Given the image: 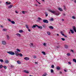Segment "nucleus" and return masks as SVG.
Listing matches in <instances>:
<instances>
[{
	"mask_svg": "<svg viewBox=\"0 0 76 76\" xmlns=\"http://www.w3.org/2000/svg\"><path fill=\"white\" fill-rule=\"evenodd\" d=\"M43 45L44 46H45V45H46V43H44L43 44Z\"/></svg>",
	"mask_w": 76,
	"mask_h": 76,
	"instance_id": "49",
	"label": "nucleus"
},
{
	"mask_svg": "<svg viewBox=\"0 0 76 76\" xmlns=\"http://www.w3.org/2000/svg\"><path fill=\"white\" fill-rule=\"evenodd\" d=\"M31 45H30L31 47H34V45H33V43H31Z\"/></svg>",
	"mask_w": 76,
	"mask_h": 76,
	"instance_id": "33",
	"label": "nucleus"
},
{
	"mask_svg": "<svg viewBox=\"0 0 76 76\" xmlns=\"http://www.w3.org/2000/svg\"><path fill=\"white\" fill-rule=\"evenodd\" d=\"M17 51H18V52H20V50L19 49H17Z\"/></svg>",
	"mask_w": 76,
	"mask_h": 76,
	"instance_id": "32",
	"label": "nucleus"
},
{
	"mask_svg": "<svg viewBox=\"0 0 76 76\" xmlns=\"http://www.w3.org/2000/svg\"><path fill=\"white\" fill-rule=\"evenodd\" d=\"M52 68H54V65H53L51 66Z\"/></svg>",
	"mask_w": 76,
	"mask_h": 76,
	"instance_id": "40",
	"label": "nucleus"
},
{
	"mask_svg": "<svg viewBox=\"0 0 76 76\" xmlns=\"http://www.w3.org/2000/svg\"><path fill=\"white\" fill-rule=\"evenodd\" d=\"M50 21H53L54 20V19L53 18H50Z\"/></svg>",
	"mask_w": 76,
	"mask_h": 76,
	"instance_id": "28",
	"label": "nucleus"
},
{
	"mask_svg": "<svg viewBox=\"0 0 76 76\" xmlns=\"http://www.w3.org/2000/svg\"><path fill=\"white\" fill-rule=\"evenodd\" d=\"M2 44H4V45H5V44H6V42L4 41H2Z\"/></svg>",
	"mask_w": 76,
	"mask_h": 76,
	"instance_id": "17",
	"label": "nucleus"
},
{
	"mask_svg": "<svg viewBox=\"0 0 76 76\" xmlns=\"http://www.w3.org/2000/svg\"><path fill=\"white\" fill-rule=\"evenodd\" d=\"M3 67H4V69H7V67L6 66H4Z\"/></svg>",
	"mask_w": 76,
	"mask_h": 76,
	"instance_id": "38",
	"label": "nucleus"
},
{
	"mask_svg": "<svg viewBox=\"0 0 76 76\" xmlns=\"http://www.w3.org/2000/svg\"><path fill=\"white\" fill-rule=\"evenodd\" d=\"M42 53L43 54H44V55H46V54H45V52L43 51V52H42Z\"/></svg>",
	"mask_w": 76,
	"mask_h": 76,
	"instance_id": "29",
	"label": "nucleus"
},
{
	"mask_svg": "<svg viewBox=\"0 0 76 76\" xmlns=\"http://www.w3.org/2000/svg\"><path fill=\"white\" fill-rule=\"evenodd\" d=\"M15 13H18V11H15Z\"/></svg>",
	"mask_w": 76,
	"mask_h": 76,
	"instance_id": "58",
	"label": "nucleus"
},
{
	"mask_svg": "<svg viewBox=\"0 0 76 76\" xmlns=\"http://www.w3.org/2000/svg\"><path fill=\"white\" fill-rule=\"evenodd\" d=\"M3 67V66L1 65H0V69H1Z\"/></svg>",
	"mask_w": 76,
	"mask_h": 76,
	"instance_id": "41",
	"label": "nucleus"
},
{
	"mask_svg": "<svg viewBox=\"0 0 76 76\" xmlns=\"http://www.w3.org/2000/svg\"><path fill=\"white\" fill-rule=\"evenodd\" d=\"M15 54L16 56H18L19 54H18V52L17 51H15Z\"/></svg>",
	"mask_w": 76,
	"mask_h": 76,
	"instance_id": "6",
	"label": "nucleus"
},
{
	"mask_svg": "<svg viewBox=\"0 0 76 76\" xmlns=\"http://www.w3.org/2000/svg\"><path fill=\"white\" fill-rule=\"evenodd\" d=\"M74 2H75V3H76V0H75Z\"/></svg>",
	"mask_w": 76,
	"mask_h": 76,
	"instance_id": "64",
	"label": "nucleus"
},
{
	"mask_svg": "<svg viewBox=\"0 0 76 76\" xmlns=\"http://www.w3.org/2000/svg\"><path fill=\"white\" fill-rule=\"evenodd\" d=\"M42 26L44 28H46V25H43Z\"/></svg>",
	"mask_w": 76,
	"mask_h": 76,
	"instance_id": "31",
	"label": "nucleus"
},
{
	"mask_svg": "<svg viewBox=\"0 0 76 76\" xmlns=\"http://www.w3.org/2000/svg\"><path fill=\"white\" fill-rule=\"evenodd\" d=\"M61 39H62V41H65V39L64 38H61Z\"/></svg>",
	"mask_w": 76,
	"mask_h": 76,
	"instance_id": "42",
	"label": "nucleus"
},
{
	"mask_svg": "<svg viewBox=\"0 0 76 76\" xmlns=\"http://www.w3.org/2000/svg\"><path fill=\"white\" fill-rule=\"evenodd\" d=\"M35 5L36 6V7H38V6H39L37 4H35Z\"/></svg>",
	"mask_w": 76,
	"mask_h": 76,
	"instance_id": "52",
	"label": "nucleus"
},
{
	"mask_svg": "<svg viewBox=\"0 0 76 76\" xmlns=\"http://www.w3.org/2000/svg\"><path fill=\"white\" fill-rule=\"evenodd\" d=\"M56 69L58 70H60V67L59 66H57L56 67Z\"/></svg>",
	"mask_w": 76,
	"mask_h": 76,
	"instance_id": "8",
	"label": "nucleus"
},
{
	"mask_svg": "<svg viewBox=\"0 0 76 76\" xmlns=\"http://www.w3.org/2000/svg\"><path fill=\"white\" fill-rule=\"evenodd\" d=\"M7 39H9V36L8 35H7Z\"/></svg>",
	"mask_w": 76,
	"mask_h": 76,
	"instance_id": "43",
	"label": "nucleus"
},
{
	"mask_svg": "<svg viewBox=\"0 0 76 76\" xmlns=\"http://www.w3.org/2000/svg\"><path fill=\"white\" fill-rule=\"evenodd\" d=\"M62 21H64V19H62Z\"/></svg>",
	"mask_w": 76,
	"mask_h": 76,
	"instance_id": "63",
	"label": "nucleus"
},
{
	"mask_svg": "<svg viewBox=\"0 0 76 76\" xmlns=\"http://www.w3.org/2000/svg\"><path fill=\"white\" fill-rule=\"evenodd\" d=\"M38 19L39 20H42V19L41 18L39 17L38 18Z\"/></svg>",
	"mask_w": 76,
	"mask_h": 76,
	"instance_id": "34",
	"label": "nucleus"
},
{
	"mask_svg": "<svg viewBox=\"0 0 76 76\" xmlns=\"http://www.w3.org/2000/svg\"><path fill=\"white\" fill-rule=\"evenodd\" d=\"M64 10H66V8L64 7Z\"/></svg>",
	"mask_w": 76,
	"mask_h": 76,
	"instance_id": "60",
	"label": "nucleus"
},
{
	"mask_svg": "<svg viewBox=\"0 0 76 76\" xmlns=\"http://www.w3.org/2000/svg\"><path fill=\"white\" fill-rule=\"evenodd\" d=\"M43 22L44 23H48V21L47 20H43Z\"/></svg>",
	"mask_w": 76,
	"mask_h": 76,
	"instance_id": "3",
	"label": "nucleus"
},
{
	"mask_svg": "<svg viewBox=\"0 0 76 76\" xmlns=\"http://www.w3.org/2000/svg\"><path fill=\"white\" fill-rule=\"evenodd\" d=\"M46 75H47V73H45V74L42 75V76H46Z\"/></svg>",
	"mask_w": 76,
	"mask_h": 76,
	"instance_id": "36",
	"label": "nucleus"
},
{
	"mask_svg": "<svg viewBox=\"0 0 76 76\" xmlns=\"http://www.w3.org/2000/svg\"><path fill=\"white\" fill-rule=\"evenodd\" d=\"M24 59L26 60H29V58L28 57H26L24 58Z\"/></svg>",
	"mask_w": 76,
	"mask_h": 76,
	"instance_id": "10",
	"label": "nucleus"
},
{
	"mask_svg": "<svg viewBox=\"0 0 76 76\" xmlns=\"http://www.w3.org/2000/svg\"><path fill=\"white\" fill-rule=\"evenodd\" d=\"M63 15H64V16H66V14H63Z\"/></svg>",
	"mask_w": 76,
	"mask_h": 76,
	"instance_id": "59",
	"label": "nucleus"
},
{
	"mask_svg": "<svg viewBox=\"0 0 76 76\" xmlns=\"http://www.w3.org/2000/svg\"><path fill=\"white\" fill-rule=\"evenodd\" d=\"M47 34L48 35H50V33L49 32H47Z\"/></svg>",
	"mask_w": 76,
	"mask_h": 76,
	"instance_id": "35",
	"label": "nucleus"
},
{
	"mask_svg": "<svg viewBox=\"0 0 76 76\" xmlns=\"http://www.w3.org/2000/svg\"><path fill=\"white\" fill-rule=\"evenodd\" d=\"M73 28L75 32L76 33V27H75V26H73Z\"/></svg>",
	"mask_w": 76,
	"mask_h": 76,
	"instance_id": "5",
	"label": "nucleus"
},
{
	"mask_svg": "<svg viewBox=\"0 0 76 76\" xmlns=\"http://www.w3.org/2000/svg\"><path fill=\"white\" fill-rule=\"evenodd\" d=\"M13 67H14L12 65H11V68H13Z\"/></svg>",
	"mask_w": 76,
	"mask_h": 76,
	"instance_id": "51",
	"label": "nucleus"
},
{
	"mask_svg": "<svg viewBox=\"0 0 76 76\" xmlns=\"http://www.w3.org/2000/svg\"><path fill=\"white\" fill-rule=\"evenodd\" d=\"M3 31H7V29L6 28L5 29H3Z\"/></svg>",
	"mask_w": 76,
	"mask_h": 76,
	"instance_id": "26",
	"label": "nucleus"
},
{
	"mask_svg": "<svg viewBox=\"0 0 76 76\" xmlns=\"http://www.w3.org/2000/svg\"><path fill=\"white\" fill-rule=\"evenodd\" d=\"M71 51H72V53H74V51L72 50H71Z\"/></svg>",
	"mask_w": 76,
	"mask_h": 76,
	"instance_id": "53",
	"label": "nucleus"
},
{
	"mask_svg": "<svg viewBox=\"0 0 76 76\" xmlns=\"http://www.w3.org/2000/svg\"><path fill=\"white\" fill-rule=\"evenodd\" d=\"M19 32L20 33H22V32H23V31L22 30H19Z\"/></svg>",
	"mask_w": 76,
	"mask_h": 76,
	"instance_id": "21",
	"label": "nucleus"
},
{
	"mask_svg": "<svg viewBox=\"0 0 76 76\" xmlns=\"http://www.w3.org/2000/svg\"><path fill=\"white\" fill-rule=\"evenodd\" d=\"M70 31L71 32L72 34H74V31H73V30L70 29Z\"/></svg>",
	"mask_w": 76,
	"mask_h": 76,
	"instance_id": "16",
	"label": "nucleus"
},
{
	"mask_svg": "<svg viewBox=\"0 0 76 76\" xmlns=\"http://www.w3.org/2000/svg\"><path fill=\"white\" fill-rule=\"evenodd\" d=\"M33 58H37V56H33Z\"/></svg>",
	"mask_w": 76,
	"mask_h": 76,
	"instance_id": "47",
	"label": "nucleus"
},
{
	"mask_svg": "<svg viewBox=\"0 0 76 76\" xmlns=\"http://www.w3.org/2000/svg\"><path fill=\"white\" fill-rule=\"evenodd\" d=\"M5 62L7 63V64L9 63V61H8L7 60H6L5 61Z\"/></svg>",
	"mask_w": 76,
	"mask_h": 76,
	"instance_id": "18",
	"label": "nucleus"
},
{
	"mask_svg": "<svg viewBox=\"0 0 76 76\" xmlns=\"http://www.w3.org/2000/svg\"><path fill=\"white\" fill-rule=\"evenodd\" d=\"M65 48H66V49H67V48H68V45H65Z\"/></svg>",
	"mask_w": 76,
	"mask_h": 76,
	"instance_id": "15",
	"label": "nucleus"
},
{
	"mask_svg": "<svg viewBox=\"0 0 76 76\" xmlns=\"http://www.w3.org/2000/svg\"><path fill=\"white\" fill-rule=\"evenodd\" d=\"M18 56H20V57H22V56H23V55H22V54L21 53H20L19 54H18Z\"/></svg>",
	"mask_w": 76,
	"mask_h": 76,
	"instance_id": "19",
	"label": "nucleus"
},
{
	"mask_svg": "<svg viewBox=\"0 0 76 76\" xmlns=\"http://www.w3.org/2000/svg\"><path fill=\"white\" fill-rule=\"evenodd\" d=\"M60 32L61 34L63 36H64V37H65V38H67V36L65 35L64 34H63V32H62V31H61Z\"/></svg>",
	"mask_w": 76,
	"mask_h": 76,
	"instance_id": "4",
	"label": "nucleus"
},
{
	"mask_svg": "<svg viewBox=\"0 0 76 76\" xmlns=\"http://www.w3.org/2000/svg\"><path fill=\"white\" fill-rule=\"evenodd\" d=\"M37 1V3H39V4H41V3L39 2H38V1Z\"/></svg>",
	"mask_w": 76,
	"mask_h": 76,
	"instance_id": "55",
	"label": "nucleus"
},
{
	"mask_svg": "<svg viewBox=\"0 0 76 76\" xmlns=\"http://www.w3.org/2000/svg\"><path fill=\"white\" fill-rule=\"evenodd\" d=\"M48 10L51 13H53V14L56 15V16H58L60 15V12L58 11H53L50 9H48Z\"/></svg>",
	"mask_w": 76,
	"mask_h": 76,
	"instance_id": "1",
	"label": "nucleus"
},
{
	"mask_svg": "<svg viewBox=\"0 0 76 76\" xmlns=\"http://www.w3.org/2000/svg\"><path fill=\"white\" fill-rule=\"evenodd\" d=\"M26 28H27L28 29H29V27H28V25H26Z\"/></svg>",
	"mask_w": 76,
	"mask_h": 76,
	"instance_id": "37",
	"label": "nucleus"
},
{
	"mask_svg": "<svg viewBox=\"0 0 76 76\" xmlns=\"http://www.w3.org/2000/svg\"><path fill=\"white\" fill-rule=\"evenodd\" d=\"M23 72H24V73H27L28 74L29 73V72L27 70H24Z\"/></svg>",
	"mask_w": 76,
	"mask_h": 76,
	"instance_id": "9",
	"label": "nucleus"
},
{
	"mask_svg": "<svg viewBox=\"0 0 76 76\" xmlns=\"http://www.w3.org/2000/svg\"><path fill=\"white\" fill-rule=\"evenodd\" d=\"M64 72H67V70L64 69Z\"/></svg>",
	"mask_w": 76,
	"mask_h": 76,
	"instance_id": "56",
	"label": "nucleus"
},
{
	"mask_svg": "<svg viewBox=\"0 0 76 76\" xmlns=\"http://www.w3.org/2000/svg\"><path fill=\"white\" fill-rule=\"evenodd\" d=\"M0 61H1V62H3L4 61L3 59H0Z\"/></svg>",
	"mask_w": 76,
	"mask_h": 76,
	"instance_id": "39",
	"label": "nucleus"
},
{
	"mask_svg": "<svg viewBox=\"0 0 76 76\" xmlns=\"http://www.w3.org/2000/svg\"><path fill=\"white\" fill-rule=\"evenodd\" d=\"M17 63H18V64H21V62H20V61H17Z\"/></svg>",
	"mask_w": 76,
	"mask_h": 76,
	"instance_id": "20",
	"label": "nucleus"
},
{
	"mask_svg": "<svg viewBox=\"0 0 76 76\" xmlns=\"http://www.w3.org/2000/svg\"><path fill=\"white\" fill-rule=\"evenodd\" d=\"M70 53H67V55L68 56H70Z\"/></svg>",
	"mask_w": 76,
	"mask_h": 76,
	"instance_id": "46",
	"label": "nucleus"
},
{
	"mask_svg": "<svg viewBox=\"0 0 76 76\" xmlns=\"http://www.w3.org/2000/svg\"><path fill=\"white\" fill-rule=\"evenodd\" d=\"M12 6H13V5H10V6H9L8 7V8H9V9H10V8H12Z\"/></svg>",
	"mask_w": 76,
	"mask_h": 76,
	"instance_id": "14",
	"label": "nucleus"
},
{
	"mask_svg": "<svg viewBox=\"0 0 76 76\" xmlns=\"http://www.w3.org/2000/svg\"><path fill=\"white\" fill-rule=\"evenodd\" d=\"M16 35H17V36H18V37H21V35H20V34L17 33V34H16Z\"/></svg>",
	"mask_w": 76,
	"mask_h": 76,
	"instance_id": "12",
	"label": "nucleus"
},
{
	"mask_svg": "<svg viewBox=\"0 0 76 76\" xmlns=\"http://www.w3.org/2000/svg\"><path fill=\"white\" fill-rule=\"evenodd\" d=\"M6 4H7V5H9V4H11V2H10L8 3L7 1L6 2Z\"/></svg>",
	"mask_w": 76,
	"mask_h": 76,
	"instance_id": "11",
	"label": "nucleus"
},
{
	"mask_svg": "<svg viewBox=\"0 0 76 76\" xmlns=\"http://www.w3.org/2000/svg\"><path fill=\"white\" fill-rule=\"evenodd\" d=\"M46 17H47V16H48V14H47V13L46 12Z\"/></svg>",
	"mask_w": 76,
	"mask_h": 76,
	"instance_id": "50",
	"label": "nucleus"
},
{
	"mask_svg": "<svg viewBox=\"0 0 76 76\" xmlns=\"http://www.w3.org/2000/svg\"><path fill=\"white\" fill-rule=\"evenodd\" d=\"M68 64H71V62H69Z\"/></svg>",
	"mask_w": 76,
	"mask_h": 76,
	"instance_id": "54",
	"label": "nucleus"
},
{
	"mask_svg": "<svg viewBox=\"0 0 76 76\" xmlns=\"http://www.w3.org/2000/svg\"><path fill=\"white\" fill-rule=\"evenodd\" d=\"M73 61L74 62H75V63H76V59H73Z\"/></svg>",
	"mask_w": 76,
	"mask_h": 76,
	"instance_id": "27",
	"label": "nucleus"
},
{
	"mask_svg": "<svg viewBox=\"0 0 76 76\" xmlns=\"http://www.w3.org/2000/svg\"><path fill=\"white\" fill-rule=\"evenodd\" d=\"M49 28L50 29H54V27H53V26H50L49 27Z\"/></svg>",
	"mask_w": 76,
	"mask_h": 76,
	"instance_id": "13",
	"label": "nucleus"
},
{
	"mask_svg": "<svg viewBox=\"0 0 76 76\" xmlns=\"http://www.w3.org/2000/svg\"><path fill=\"white\" fill-rule=\"evenodd\" d=\"M11 22L12 24H15V22L14 21H11Z\"/></svg>",
	"mask_w": 76,
	"mask_h": 76,
	"instance_id": "25",
	"label": "nucleus"
},
{
	"mask_svg": "<svg viewBox=\"0 0 76 76\" xmlns=\"http://www.w3.org/2000/svg\"><path fill=\"white\" fill-rule=\"evenodd\" d=\"M1 27L2 28H3V26H2V25H1Z\"/></svg>",
	"mask_w": 76,
	"mask_h": 76,
	"instance_id": "61",
	"label": "nucleus"
},
{
	"mask_svg": "<svg viewBox=\"0 0 76 76\" xmlns=\"http://www.w3.org/2000/svg\"><path fill=\"white\" fill-rule=\"evenodd\" d=\"M56 48H60V45H59L58 46H56Z\"/></svg>",
	"mask_w": 76,
	"mask_h": 76,
	"instance_id": "22",
	"label": "nucleus"
},
{
	"mask_svg": "<svg viewBox=\"0 0 76 76\" xmlns=\"http://www.w3.org/2000/svg\"><path fill=\"white\" fill-rule=\"evenodd\" d=\"M50 72L51 73H53L54 72V70L53 69H51L50 70Z\"/></svg>",
	"mask_w": 76,
	"mask_h": 76,
	"instance_id": "30",
	"label": "nucleus"
},
{
	"mask_svg": "<svg viewBox=\"0 0 76 76\" xmlns=\"http://www.w3.org/2000/svg\"><path fill=\"white\" fill-rule=\"evenodd\" d=\"M36 26L37 27V28H39V29H42V26H39L38 25H36Z\"/></svg>",
	"mask_w": 76,
	"mask_h": 76,
	"instance_id": "7",
	"label": "nucleus"
},
{
	"mask_svg": "<svg viewBox=\"0 0 76 76\" xmlns=\"http://www.w3.org/2000/svg\"><path fill=\"white\" fill-rule=\"evenodd\" d=\"M36 25H38L37 24H36L35 25H33V26L32 27V28H36L37 27Z\"/></svg>",
	"mask_w": 76,
	"mask_h": 76,
	"instance_id": "23",
	"label": "nucleus"
},
{
	"mask_svg": "<svg viewBox=\"0 0 76 76\" xmlns=\"http://www.w3.org/2000/svg\"><path fill=\"white\" fill-rule=\"evenodd\" d=\"M58 9L61 12H62V11H63V10H62V9H61V8H58Z\"/></svg>",
	"mask_w": 76,
	"mask_h": 76,
	"instance_id": "24",
	"label": "nucleus"
},
{
	"mask_svg": "<svg viewBox=\"0 0 76 76\" xmlns=\"http://www.w3.org/2000/svg\"><path fill=\"white\" fill-rule=\"evenodd\" d=\"M35 64H37V63H38V62H35Z\"/></svg>",
	"mask_w": 76,
	"mask_h": 76,
	"instance_id": "62",
	"label": "nucleus"
},
{
	"mask_svg": "<svg viewBox=\"0 0 76 76\" xmlns=\"http://www.w3.org/2000/svg\"><path fill=\"white\" fill-rule=\"evenodd\" d=\"M8 20H9V21L10 22H11L12 21H11V20H10V19H8Z\"/></svg>",
	"mask_w": 76,
	"mask_h": 76,
	"instance_id": "48",
	"label": "nucleus"
},
{
	"mask_svg": "<svg viewBox=\"0 0 76 76\" xmlns=\"http://www.w3.org/2000/svg\"><path fill=\"white\" fill-rule=\"evenodd\" d=\"M7 53L9 54L10 55H15V53L12 51L7 52Z\"/></svg>",
	"mask_w": 76,
	"mask_h": 76,
	"instance_id": "2",
	"label": "nucleus"
},
{
	"mask_svg": "<svg viewBox=\"0 0 76 76\" xmlns=\"http://www.w3.org/2000/svg\"><path fill=\"white\" fill-rule=\"evenodd\" d=\"M22 12L23 14H25V11H22Z\"/></svg>",
	"mask_w": 76,
	"mask_h": 76,
	"instance_id": "44",
	"label": "nucleus"
},
{
	"mask_svg": "<svg viewBox=\"0 0 76 76\" xmlns=\"http://www.w3.org/2000/svg\"><path fill=\"white\" fill-rule=\"evenodd\" d=\"M28 30L29 32H30L31 31V30L29 29L28 28Z\"/></svg>",
	"mask_w": 76,
	"mask_h": 76,
	"instance_id": "57",
	"label": "nucleus"
},
{
	"mask_svg": "<svg viewBox=\"0 0 76 76\" xmlns=\"http://www.w3.org/2000/svg\"><path fill=\"white\" fill-rule=\"evenodd\" d=\"M72 18H73V19H76V18H75V16H73L72 17Z\"/></svg>",
	"mask_w": 76,
	"mask_h": 76,
	"instance_id": "45",
	"label": "nucleus"
}]
</instances>
